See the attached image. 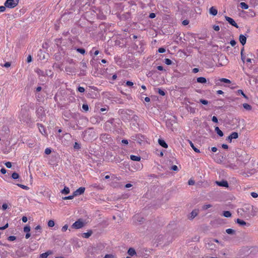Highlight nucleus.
Listing matches in <instances>:
<instances>
[{
  "label": "nucleus",
  "instance_id": "obj_1",
  "mask_svg": "<svg viewBox=\"0 0 258 258\" xmlns=\"http://www.w3.org/2000/svg\"><path fill=\"white\" fill-rule=\"evenodd\" d=\"M28 106L26 105L22 106V108L19 115L20 120L23 122L28 123L30 120V117L29 114Z\"/></svg>",
  "mask_w": 258,
  "mask_h": 258
},
{
  "label": "nucleus",
  "instance_id": "obj_2",
  "mask_svg": "<svg viewBox=\"0 0 258 258\" xmlns=\"http://www.w3.org/2000/svg\"><path fill=\"white\" fill-rule=\"evenodd\" d=\"M19 0H7L5 3V6L8 8H14L16 7Z\"/></svg>",
  "mask_w": 258,
  "mask_h": 258
},
{
  "label": "nucleus",
  "instance_id": "obj_3",
  "mask_svg": "<svg viewBox=\"0 0 258 258\" xmlns=\"http://www.w3.org/2000/svg\"><path fill=\"white\" fill-rule=\"evenodd\" d=\"M84 226V223L81 219H79L76 221L72 225V227L75 229H80Z\"/></svg>",
  "mask_w": 258,
  "mask_h": 258
},
{
  "label": "nucleus",
  "instance_id": "obj_4",
  "mask_svg": "<svg viewBox=\"0 0 258 258\" xmlns=\"http://www.w3.org/2000/svg\"><path fill=\"white\" fill-rule=\"evenodd\" d=\"M225 18L226 21L228 22V23L231 25L232 26L238 28V26L237 25V23L235 22V21L231 18L229 17L228 16H225Z\"/></svg>",
  "mask_w": 258,
  "mask_h": 258
},
{
  "label": "nucleus",
  "instance_id": "obj_5",
  "mask_svg": "<svg viewBox=\"0 0 258 258\" xmlns=\"http://www.w3.org/2000/svg\"><path fill=\"white\" fill-rule=\"evenodd\" d=\"M85 190V187H80L78 189H77L76 190H75L73 192V194H74L75 197L81 195L83 194Z\"/></svg>",
  "mask_w": 258,
  "mask_h": 258
},
{
  "label": "nucleus",
  "instance_id": "obj_6",
  "mask_svg": "<svg viewBox=\"0 0 258 258\" xmlns=\"http://www.w3.org/2000/svg\"><path fill=\"white\" fill-rule=\"evenodd\" d=\"M239 40L242 45H244L246 42V37L240 34L239 37Z\"/></svg>",
  "mask_w": 258,
  "mask_h": 258
},
{
  "label": "nucleus",
  "instance_id": "obj_7",
  "mask_svg": "<svg viewBox=\"0 0 258 258\" xmlns=\"http://www.w3.org/2000/svg\"><path fill=\"white\" fill-rule=\"evenodd\" d=\"M37 125H38V128L40 132L43 135L46 136V131H45V130L44 128V126L42 124H39V123L37 124Z\"/></svg>",
  "mask_w": 258,
  "mask_h": 258
},
{
  "label": "nucleus",
  "instance_id": "obj_8",
  "mask_svg": "<svg viewBox=\"0 0 258 258\" xmlns=\"http://www.w3.org/2000/svg\"><path fill=\"white\" fill-rule=\"evenodd\" d=\"M43 108L42 107H39L36 110L37 114L38 115L39 117H42L43 116Z\"/></svg>",
  "mask_w": 258,
  "mask_h": 258
},
{
  "label": "nucleus",
  "instance_id": "obj_9",
  "mask_svg": "<svg viewBox=\"0 0 258 258\" xmlns=\"http://www.w3.org/2000/svg\"><path fill=\"white\" fill-rule=\"evenodd\" d=\"M217 184L220 186L228 187V184L227 181L225 180H222L221 181H216Z\"/></svg>",
  "mask_w": 258,
  "mask_h": 258
},
{
  "label": "nucleus",
  "instance_id": "obj_10",
  "mask_svg": "<svg viewBox=\"0 0 258 258\" xmlns=\"http://www.w3.org/2000/svg\"><path fill=\"white\" fill-rule=\"evenodd\" d=\"M198 214V211L197 210H193L189 217V219L190 220L193 219L195 217H196Z\"/></svg>",
  "mask_w": 258,
  "mask_h": 258
},
{
  "label": "nucleus",
  "instance_id": "obj_11",
  "mask_svg": "<svg viewBox=\"0 0 258 258\" xmlns=\"http://www.w3.org/2000/svg\"><path fill=\"white\" fill-rule=\"evenodd\" d=\"M209 12L213 16H216L217 14V10L214 7L210 9Z\"/></svg>",
  "mask_w": 258,
  "mask_h": 258
},
{
  "label": "nucleus",
  "instance_id": "obj_12",
  "mask_svg": "<svg viewBox=\"0 0 258 258\" xmlns=\"http://www.w3.org/2000/svg\"><path fill=\"white\" fill-rule=\"evenodd\" d=\"M158 143L160 146L165 148H167L168 147L167 144L165 143V142L164 140L162 139L158 140Z\"/></svg>",
  "mask_w": 258,
  "mask_h": 258
},
{
  "label": "nucleus",
  "instance_id": "obj_13",
  "mask_svg": "<svg viewBox=\"0 0 258 258\" xmlns=\"http://www.w3.org/2000/svg\"><path fill=\"white\" fill-rule=\"evenodd\" d=\"M127 253L131 256H134L136 254V252L134 248H130L127 251Z\"/></svg>",
  "mask_w": 258,
  "mask_h": 258
},
{
  "label": "nucleus",
  "instance_id": "obj_14",
  "mask_svg": "<svg viewBox=\"0 0 258 258\" xmlns=\"http://www.w3.org/2000/svg\"><path fill=\"white\" fill-rule=\"evenodd\" d=\"M130 158L133 161H139L141 160V157L139 156L131 155Z\"/></svg>",
  "mask_w": 258,
  "mask_h": 258
},
{
  "label": "nucleus",
  "instance_id": "obj_15",
  "mask_svg": "<svg viewBox=\"0 0 258 258\" xmlns=\"http://www.w3.org/2000/svg\"><path fill=\"white\" fill-rule=\"evenodd\" d=\"M189 143V145L190 146H191V147L193 149V150L197 153H199L200 152V150L197 149L194 145V144L192 143V142L191 141H190V140H188V141Z\"/></svg>",
  "mask_w": 258,
  "mask_h": 258
},
{
  "label": "nucleus",
  "instance_id": "obj_16",
  "mask_svg": "<svg viewBox=\"0 0 258 258\" xmlns=\"http://www.w3.org/2000/svg\"><path fill=\"white\" fill-rule=\"evenodd\" d=\"M215 131L220 137H222L223 136V132L220 130L219 127L216 126L215 128Z\"/></svg>",
  "mask_w": 258,
  "mask_h": 258
},
{
  "label": "nucleus",
  "instance_id": "obj_17",
  "mask_svg": "<svg viewBox=\"0 0 258 258\" xmlns=\"http://www.w3.org/2000/svg\"><path fill=\"white\" fill-rule=\"evenodd\" d=\"M62 194L67 195L70 193V188L68 187L65 186L64 188L61 191Z\"/></svg>",
  "mask_w": 258,
  "mask_h": 258
},
{
  "label": "nucleus",
  "instance_id": "obj_18",
  "mask_svg": "<svg viewBox=\"0 0 258 258\" xmlns=\"http://www.w3.org/2000/svg\"><path fill=\"white\" fill-rule=\"evenodd\" d=\"M92 234V231H89L86 233H84L83 234V237L86 238H89Z\"/></svg>",
  "mask_w": 258,
  "mask_h": 258
},
{
  "label": "nucleus",
  "instance_id": "obj_19",
  "mask_svg": "<svg viewBox=\"0 0 258 258\" xmlns=\"http://www.w3.org/2000/svg\"><path fill=\"white\" fill-rule=\"evenodd\" d=\"M39 76H44L45 72L39 69H37L35 71Z\"/></svg>",
  "mask_w": 258,
  "mask_h": 258
},
{
  "label": "nucleus",
  "instance_id": "obj_20",
  "mask_svg": "<svg viewBox=\"0 0 258 258\" xmlns=\"http://www.w3.org/2000/svg\"><path fill=\"white\" fill-rule=\"evenodd\" d=\"M236 222L238 224H239L240 225H241V226H244V225H246V223L244 221L239 219H237L236 220Z\"/></svg>",
  "mask_w": 258,
  "mask_h": 258
},
{
  "label": "nucleus",
  "instance_id": "obj_21",
  "mask_svg": "<svg viewBox=\"0 0 258 258\" xmlns=\"http://www.w3.org/2000/svg\"><path fill=\"white\" fill-rule=\"evenodd\" d=\"M240 6L241 8L244 9V10H247L248 8V6L246 3H245L244 2L240 3Z\"/></svg>",
  "mask_w": 258,
  "mask_h": 258
},
{
  "label": "nucleus",
  "instance_id": "obj_22",
  "mask_svg": "<svg viewBox=\"0 0 258 258\" xmlns=\"http://www.w3.org/2000/svg\"><path fill=\"white\" fill-rule=\"evenodd\" d=\"M230 138H232V139H236L238 137V134L236 132H233L230 135Z\"/></svg>",
  "mask_w": 258,
  "mask_h": 258
},
{
  "label": "nucleus",
  "instance_id": "obj_23",
  "mask_svg": "<svg viewBox=\"0 0 258 258\" xmlns=\"http://www.w3.org/2000/svg\"><path fill=\"white\" fill-rule=\"evenodd\" d=\"M66 71L67 73H71L74 72V69L71 67H67L66 68Z\"/></svg>",
  "mask_w": 258,
  "mask_h": 258
},
{
  "label": "nucleus",
  "instance_id": "obj_24",
  "mask_svg": "<svg viewBox=\"0 0 258 258\" xmlns=\"http://www.w3.org/2000/svg\"><path fill=\"white\" fill-rule=\"evenodd\" d=\"M243 106L247 110H250L251 109V106L247 103H244L243 104Z\"/></svg>",
  "mask_w": 258,
  "mask_h": 258
},
{
  "label": "nucleus",
  "instance_id": "obj_25",
  "mask_svg": "<svg viewBox=\"0 0 258 258\" xmlns=\"http://www.w3.org/2000/svg\"><path fill=\"white\" fill-rule=\"evenodd\" d=\"M186 109L190 113H194L195 112V109L191 106H187Z\"/></svg>",
  "mask_w": 258,
  "mask_h": 258
},
{
  "label": "nucleus",
  "instance_id": "obj_26",
  "mask_svg": "<svg viewBox=\"0 0 258 258\" xmlns=\"http://www.w3.org/2000/svg\"><path fill=\"white\" fill-rule=\"evenodd\" d=\"M223 215L224 217L228 218V217H230L231 216V213L229 211H224L223 212Z\"/></svg>",
  "mask_w": 258,
  "mask_h": 258
},
{
  "label": "nucleus",
  "instance_id": "obj_27",
  "mask_svg": "<svg viewBox=\"0 0 258 258\" xmlns=\"http://www.w3.org/2000/svg\"><path fill=\"white\" fill-rule=\"evenodd\" d=\"M76 50L77 52H78L82 54H84L85 53V50L84 48H78L76 49Z\"/></svg>",
  "mask_w": 258,
  "mask_h": 258
},
{
  "label": "nucleus",
  "instance_id": "obj_28",
  "mask_svg": "<svg viewBox=\"0 0 258 258\" xmlns=\"http://www.w3.org/2000/svg\"><path fill=\"white\" fill-rule=\"evenodd\" d=\"M244 47H243L241 50V60L244 62V60L245 58V56L243 54Z\"/></svg>",
  "mask_w": 258,
  "mask_h": 258
},
{
  "label": "nucleus",
  "instance_id": "obj_29",
  "mask_svg": "<svg viewBox=\"0 0 258 258\" xmlns=\"http://www.w3.org/2000/svg\"><path fill=\"white\" fill-rule=\"evenodd\" d=\"M82 109L85 112H87L89 110V106L87 104H83L82 105Z\"/></svg>",
  "mask_w": 258,
  "mask_h": 258
},
{
  "label": "nucleus",
  "instance_id": "obj_30",
  "mask_svg": "<svg viewBox=\"0 0 258 258\" xmlns=\"http://www.w3.org/2000/svg\"><path fill=\"white\" fill-rule=\"evenodd\" d=\"M226 232L229 234H233L235 233V231L233 229L230 228L226 229Z\"/></svg>",
  "mask_w": 258,
  "mask_h": 258
},
{
  "label": "nucleus",
  "instance_id": "obj_31",
  "mask_svg": "<svg viewBox=\"0 0 258 258\" xmlns=\"http://www.w3.org/2000/svg\"><path fill=\"white\" fill-rule=\"evenodd\" d=\"M164 61L167 65H171L172 63V61L169 58H165Z\"/></svg>",
  "mask_w": 258,
  "mask_h": 258
},
{
  "label": "nucleus",
  "instance_id": "obj_32",
  "mask_svg": "<svg viewBox=\"0 0 258 258\" xmlns=\"http://www.w3.org/2000/svg\"><path fill=\"white\" fill-rule=\"evenodd\" d=\"M49 255V253L48 252L43 253L40 255V258H47Z\"/></svg>",
  "mask_w": 258,
  "mask_h": 258
},
{
  "label": "nucleus",
  "instance_id": "obj_33",
  "mask_svg": "<svg viewBox=\"0 0 258 258\" xmlns=\"http://www.w3.org/2000/svg\"><path fill=\"white\" fill-rule=\"evenodd\" d=\"M48 226L50 227H52L54 226V222L53 220H50L48 222Z\"/></svg>",
  "mask_w": 258,
  "mask_h": 258
},
{
  "label": "nucleus",
  "instance_id": "obj_34",
  "mask_svg": "<svg viewBox=\"0 0 258 258\" xmlns=\"http://www.w3.org/2000/svg\"><path fill=\"white\" fill-rule=\"evenodd\" d=\"M199 102L204 105H208L209 103L208 101L203 99H200Z\"/></svg>",
  "mask_w": 258,
  "mask_h": 258
},
{
  "label": "nucleus",
  "instance_id": "obj_35",
  "mask_svg": "<svg viewBox=\"0 0 258 258\" xmlns=\"http://www.w3.org/2000/svg\"><path fill=\"white\" fill-rule=\"evenodd\" d=\"M74 197H75V196H74V194H73V195H71V196H68V197H63V198H62V199H63V200H72V199H73Z\"/></svg>",
  "mask_w": 258,
  "mask_h": 258
},
{
  "label": "nucleus",
  "instance_id": "obj_36",
  "mask_svg": "<svg viewBox=\"0 0 258 258\" xmlns=\"http://www.w3.org/2000/svg\"><path fill=\"white\" fill-rule=\"evenodd\" d=\"M12 177L14 179H16L19 178V175L17 173L14 172L12 175Z\"/></svg>",
  "mask_w": 258,
  "mask_h": 258
},
{
  "label": "nucleus",
  "instance_id": "obj_37",
  "mask_svg": "<svg viewBox=\"0 0 258 258\" xmlns=\"http://www.w3.org/2000/svg\"><path fill=\"white\" fill-rule=\"evenodd\" d=\"M81 64V68L84 70V69H86V68H87V64H86V63L84 61H82L80 63Z\"/></svg>",
  "mask_w": 258,
  "mask_h": 258
},
{
  "label": "nucleus",
  "instance_id": "obj_38",
  "mask_svg": "<svg viewBox=\"0 0 258 258\" xmlns=\"http://www.w3.org/2000/svg\"><path fill=\"white\" fill-rule=\"evenodd\" d=\"M212 205L211 204H207V205H204L203 207H202V209L203 210H206L211 207H212Z\"/></svg>",
  "mask_w": 258,
  "mask_h": 258
},
{
  "label": "nucleus",
  "instance_id": "obj_39",
  "mask_svg": "<svg viewBox=\"0 0 258 258\" xmlns=\"http://www.w3.org/2000/svg\"><path fill=\"white\" fill-rule=\"evenodd\" d=\"M30 231V227L28 226H26L24 228V231L25 232L28 233Z\"/></svg>",
  "mask_w": 258,
  "mask_h": 258
},
{
  "label": "nucleus",
  "instance_id": "obj_40",
  "mask_svg": "<svg viewBox=\"0 0 258 258\" xmlns=\"http://www.w3.org/2000/svg\"><path fill=\"white\" fill-rule=\"evenodd\" d=\"M17 185L20 187H21L22 188L24 189H29V187L26 185H23V184H17Z\"/></svg>",
  "mask_w": 258,
  "mask_h": 258
},
{
  "label": "nucleus",
  "instance_id": "obj_41",
  "mask_svg": "<svg viewBox=\"0 0 258 258\" xmlns=\"http://www.w3.org/2000/svg\"><path fill=\"white\" fill-rule=\"evenodd\" d=\"M134 218H135L136 220H137L138 221H139V222H142V221H143V218L139 217V215H136V216L134 217Z\"/></svg>",
  "mask_w": 258,
  "mask_h": 258
},
{
  "label": "nucleus",
  "instance_id": "obj_42",
  "mask_svg": "<svg viewBox=\"0 0 258 258\" xmlns=\"http://www.w3.org/2000/svg\"><path fill=\"white\" fill-rule=\"evenodd\" d=\"M158 92L162 96H164L165 94L164 91L161 89H158Z\"/></svg>",
  "mask_w": 258,
  "mask_h": 258
},
{
  "label": "nucleus",
  "instance_id": "obj_43",
  "mask_svg": "<svg viewBox=\"0 0 258 258\" xmlns=\"http://www.w3.org/2000/svg\"><path fill=\"white\" fill-rule=\"evenodd\" d=\"M51 150L50 148H47L45 150V153L47 155L50 154L51 153Z\"/></svg>",
  "mask_w": 258,
  "mask_h": 258
},
{
  "label": "nucleus",
  "instance_id": "obj_44",
  "mask_svg": "<svg viewBox=\"0 0 258 258\" xmlns=\"http://www.w3.org/2000/svg\"><path fill=\"white\" fill-rule=\"evenodd\" d=\"M103 258H114V256L111 254H107Z\"/></svg>",
  "mask_w": 258,
  "mask_h": 258
},
{
  "label": "nucleus",
  "instance_id": "obj_45",
  "mask_svg": "<svg viewBox=\"0 0 258 258\" xmlns=\"http://www.w3.org/2000/svg\"><path fill=\"white\" fill-rule=\"evenodd\" d=\"M158 52L159 53H164L165 52V49L164 48H163V47H160L158 49Z\"/></svg>",
  "mask_w": 258,
  "mask_h": 258
},
{
  "label": "nucleus",
  "instance_id": "obj_46",
  "mask_svg": "<svg viewBox=\"0 0 258 258\" xmlns=\"http://www.w3.org/2000/svg\"><path fill=\"white\" fill-rule=\"evenodd\" d=\"M32 60V56L31 55H29L27 57V62L28 63H29L30 62H31Z\"/></svg>",
  "mask_w": 258,
  "mask_h": 258
},
{
  "label": "nucleus",
  "instance_id": "obj_47",
  "mask_svg": "<svg viewBox=\"0 0 258 258\" xmlns=\"http://www.w3.org/2000/svg\"><path fill=\"white\" fill-rule=\"evenodd\" d=\"M5 165L7 168H10L12 167V163L10 162H7L5 163Z\"/></svg>",
  "mask_w": 258,
  "mask_h": 258
},
{
  "label": "nucleus",
  "instance_id": "obj_48",
  "mask_svg": "<svg viewBox=\"0 0 258 258\" xmlns=\"http://www.w3.org/2000/svg\"><path fill=\"white\" fill-rule=\"evenodd\" d=\"M16 237L15 236H10L8 237V240L10 241H14L16 240Z\"/></svg>",
  "mask_w": 258,
  "mask_h": 258
},
{
  "label": "nucleus",
  "instance_id": "obj_49",
  "mask_svg": "<svg viewBox=\"0 0 258 258\" xmlns=\"http://www.w3.org/2000/svg\"><path fill=\"white\" fill-rule=\"evenodd\" d=\"M229 43L232 46H234L236 44V42L234 40H231Z\"/></svg>",
  "mask_w": 258,
  "mask_h": 258
},
{
  "label": "nucleus",
  "instance_id": "obj_50",
  "mask_svg": "<svg viewBox=\"0 0 258 258\" xmlns=\"http://www.w3.org/2000/svg\"><path fill=\"white\" fill-rule=\"evenodd\" d=\"M250 195L254 198H256L258 197V194L254 192H251Z\"/></svg>",
  "mask_w": 258,
  "mask_h": 258
},
{
  "label": "nucleus",
  "instance_id": "obj_51",
  "mask_svg": "<svg viewBox=\"0 0 258 258\" xmlns=\"http://www.w3.org/2000/svg\"><path fill=\"white\" fill-rule=\"evenodd\" d=\"M78 90L81 93H83V92H84L85 91V89L83 87H78Z\"/></svg>",
  "mask_w": 258,
  "mask_h": 258
},
{
  "label": "nucleus",
  "instance_id": "obj_52",
  "mask_svg": "<svg viewBox=\"0 0 258 258\" xmlns=\"http://www.w3.org/2000/svg\"><path fill=\"white\" fill-rule=\"evenodd\" d=\"M74 148L75 149H80V145H79L78 143H77V142H76V143H75L74 146Z\"/></svg>",
  "mask_w": 258,
  "mask_h": 258
},
{
  "label": "nucleus",
  "instance_id": "obj_53",
  "mask_svg": "<svg viewBox=\"0 0 258 258\" xmlns=\"http://www.w3.org/2000/svg\"><path fill=\"white\" fill-rule=\"evenodd\" d=\"M68 226L67 225H64L62 228H61V231L62 232H65L67 229H68Z\"/></svg>",
  "mask_w": 258,
  "mask_h": 258
},
{
  "label": "nucleus",
  "instance_id": "obj_54",
  "mask_svg": "<svg viewBox=\"0 0 258 258\" xmlns=\"http://www.w3.org/2000/svg\"><path fill=\"white\" fill-rule=\"evenodd\" d=\"M171 169L173 171H177L178 170V168L176 165H173L171 167Z\"/></svg>",
  "mask_w": 258,
  "mask_h": 258
},
{
  "label": "nucleus",
  "instance_id": "obj_55",
  "mask_svg": "<svg viewBox=\"0 0 258 258\" xmlns=\"http://www.w3.org/2000/svg\"><path fill=\"white\" fill-rule=\"evenodd\" d=\"M212 120L215 123L218 122V119H217V117L215 116H213L212 117Z\"/></svg>",
  "mask_w": 258,
  "mask_h": 258
},
{
  "label": "nucleus",
  "instance_id": "obj_56",
  "mask_svg": "<svg viewBox=\"0 0 258 258\" xmlns=\"http://www.w3.org/2000/svg\"><path fill=\"white\" fill-rule=\"evenodd\" d=\"M134 85L133 82H126L125 85L127 86H132Z\"/></svg>",
  "mask_w": 258,
  "mask_h": 258
},
{
  "label": "nucleus",
  "instance_id": "obj_57",
  "mask_svg": "<svg viewBox=\"0 0 258 258\" xmlns=\"http://www.w3.org/2000/svg\"><path fill=\"white\" fill-rule=\"evenodd\" d=\"M197 81H207V80L205 78L201 77H199V78H197Z\"/></svg>",
  "mask_w": 258,
  "mask_h": 258
},
{
  "label": "nucleus",
  "instance_id": "obj_58",
  "mask_svg": "<svg viewBox=\"0 0 258 258\" xmlns=\"http://www.w3.org/2000/svg\"><path fill=\"white\" fill-rule=\"evenodd\" d=\"M213 29L216 31H218L219 30H220V27L218 25H214L213 26Z\"/></svg>",
  "mask_w": 258,
  "mask_h": 258
},
{
  "label": "nucleus",
  "instance_id": "obj_59",
  "mask_svg": "<svg viewBox=\"0 0 258 258\" xmlns=\"http://www.w3.org/2000/svg\"><path fill=\"white\" fill-rule=\"evenodd\" d=\"M188 183L189 185H194L195 184V181L190 179L188 180Z\"/></svg>",
  "mask_w": 258,
  "mask_h": 258
},
{
  "label": "nucleus",
  "instance_id": "obj_60",
  "mask_svg": "<svg viewBox=\"0 0 258 258\" xmlns=\"http://www.w3.org/2000/svg\"><path fill=\"white\" fill-rule=\"evenodd\" d=\"M6 7L5 6H0V12H3L6 10Z\"/></svg>",
  "mask_w": 258,
  "mask_h": 258
},
{
  "label": "nucleus",
  "instance_id": "obj_61",
  "mask_svg": "<svg viewBox=\"0 0 258 258\" xmlns=\"http://www.w3.org/2000/svg\"><path fill=\"white\" fill-rule=\"evenodd\" d=\"M8 226H9V224H8V223H7L4 226L1 227L0 229L1 230H5L7 228H8Z\"/></svg>",
  "mask_w": 258,
  "mask_h": 258
},
{
  "label": "nucleus",
  "instance_id": "obj_62",
  "mask_svg": "<svg viewBox=\"0 0 258 258\" xmlns=\"http://www.w3.org/2000/svg\"><path fill=\"white\" fill-rule=\"evenodd\" d=\"M182 24L184 26L187 25L189 23V21L187 20H185L182 21Z\"/></svg>",
  "mask_w": 258,
  "mask_h": 258
},
{
  "label": "nucleus",
  "instance_id": "obj_63",
  "mask_svg": "<svg viewBox=\"0 0 258 258\" xmlns=\"http://www.w3.org/2000/svg\"><path fill=\"white\" fill-rule=\"evenodd\" d=\"M2 208L4 210H6L8 208V205L7 204H3L2 205Z\"/></svg>",
  "mask_w": 258,
  "mask_h": 258
},
{
  "label": "nucleus",
  "instance_id": "obj_64",
  "mask_svg": "<svg viewBox=\"0 0 258 258\" xmlns=\"http://www.w3.org/2000/svg\"><path fill=\"white\" fill-rule=\"evenodd\" d=\"M22 220L23 222L26 223L28 219H27V217L23 216L22 218Z\"/></svg>",
  "mask_w": 258,
  "mask_h": 258
}]
</instances>
